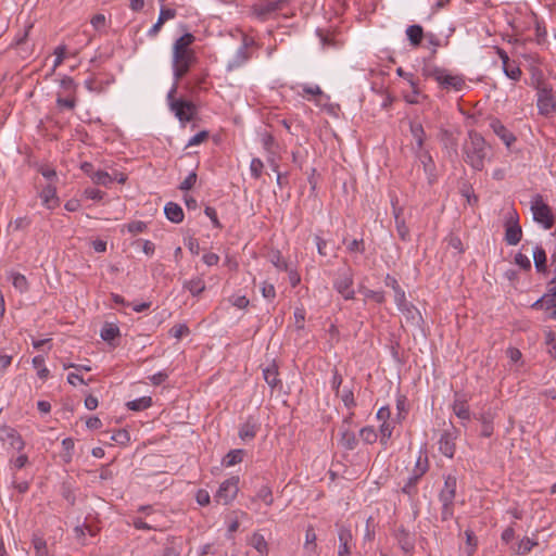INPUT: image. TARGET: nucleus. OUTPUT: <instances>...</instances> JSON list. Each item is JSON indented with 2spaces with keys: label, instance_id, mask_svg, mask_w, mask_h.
I'll return each instance as SVG.
<instances>
[{
  "label": "nucleus",
  "instance_id": "1",
  "mask_svg": "<svg viewBox=\"0 0 556 556\" xmlns=\"http://www.w3.org/2000/svg\"><path fill=\"white\" fill-rule=\"evenodd\" d=\"M195 41V37L191 33H186L173 46V70L176 81L182 79L195 63V52L191 46Z\"/></svg>",
  "mask_w": 556,
  "mask_h": 556
},
{
  "label": "nucleus",
  "instance_id": "2",
  "mask_svg": "<svg viewBox=\"0 0 556 556\" xmlns=\"http://www.w3.org/2000/svg\"><path fill=\"white\" fill-rule=\"evenodd\" d=\"M486 150L484 138L479 132L470 130L468 139L463 144L464 161L472 169L481 172L484 168Z\"/></svg>",
  "mask_w": 556,
  "mask_h": 556
},
{
  "label": "nucleus",
  "instance_id": "3",
  "mask_svg": "<svg viewBox=\"0 0 556 556\" xmlns=\"http://www.w3.org/2000/svg\"><path fill=\"white\" fill-rule=\"evenodd\" d=\"M530 210L534 222L542 225L544 229L549 230L555 225V216L552 207L544 202L541 194H535L531 200Z\"/></svg>",
  "mask_w": 556,
  "mask_h": 556
},
{
  "label": "nucleus",
  "instance_id": "4",
  "mask_svg": "<svg viewBox=\"0 0 556 556\" xmlns=\"http://www.w3.org/2000/svg\"><path fill=\"white\" fill-rule=\"evenodd\" d=\"M425 75L432 77L440 85V87L445 90L453 89L459 91L465 86V79L462 75H451L444 68H426Z\"/></svg>",
  "mask_w": 556,
  "mask_h": 556
},
{
  "label": "nucleus",
  "instance_id": "5",
  "mask_svg": "<svg viewBox=\"0 0 556 556\" xmlns=\"http://www.w3.org/2000/svg\"><path fill=\"white\" fill-rule=\"evenodd\" d=\"M538 90V108L542 115H548L552 112H556V98L553 94L552 88L539 79L535 85Z\"/></svg>",
  "mask_w": 556,
  "mask_h": 556
},
{
  "label": "nucleus",
  "instance_id": "6",
  "mask_svg": "<svg viewBox=\"0 0 556 556\" xmlns=\"http://www.w3.org/2000/svg\"><path fill=\"white\" fill-rule=\"evenodd\" d=\"M239 477L232 476L225 480L218 488L214 495V501L217 504L228 505L231 503L239 492Z\"/></svg>",
  "mask_w": 556,
  "mask_h": 556
},
{
  "label": "nucleus",
  "instance_id": "7",
  "mask_svg": "<svg viewBox=\"0 0 556 556\" xmlns=\"http://www.w3.org/2000/svg\"><path fill=\"white\" fill-rule=\"evenodd\" d=\"M522 238V229L519 225V217L514 210L505 222V241L509 245H517Z\"/></svg>",
  "mask_w": 556,
  "mask_h": 556
},
{
  "label": "nucleus",
  "instance_id": "8",
  "mask_svg": "<svg viewBox=\"0 0 556 556\" xmlns=\"http://www.w3.org/2000/svg\"><path fill=\"white\" fill-rule=\"evenodd\" d=\"M353 286V271L350 267L340 271L338 278L333 282L334 289L345 299L352 300L354 299V290Z\"/></svg>",
  "mask_w": 556,
  "mask_h": 556
},
{
  "label": "nucleus",
  "instance_id": "9",
  "mask_svg": "<svg viewBox=\"0 0 556 556\" xmlns=\"http://www.w3.org/2000/svg\"><path fill=\"white\" fill-rule=\"evenodd\" d=\"M172 111L184 124L192 121L198 113L195 104L185 99H179L178 102L172 103Z\"/></svg>",
  "mask_w": 556,
  "mask_h": 556
},
{
  "label": "nucleus",
  "instance_id": "10",
  "mask_svg": "<svg viewBox=\"0 0 556 556\" xmlns=\"http://www.w3.org/2000/svg\"><path fill=\"white\" fill-rule=\"evenodd\" d=\"M394 538L400 548L408 555L415 551V535L410 533L404 526H400L394 531Z\"/></svg>",
  "mask_w": 556,
  "mask_h": 556
},
{
  "label": "nucleus",
  "instance_id": "11",
  "mask_svg": "<svg viewBox=\"0 0 556 556\" xmlns=\"http://www.w3.org/2000/svg\"><path fill=\"white\" fill-rule=\"evenodd\" d=\"M554 307H556V282L551 283L549 280L546 292L532 304V308L549 311Z\"/></svg>",
  "mask_w": 556,
  "mask_h": 556
},
{
  "label": "nucleus",
  "instance_id": "12",
  "mask_svg": "<svg viewBox=\"0 0 556 556\" xmlns=\"http://www.w3.org/2000/svg\"><path fill=\"white\" fill-rule=\"evenodd\" d=\"M455 440L456 435H454V433H452L451 431L445 430L441 434L439 440V450L444 456L448 458L454 457L456 451Z\"/></svg>",
  "mask_w": 556,
  "mask_h": 556
},
{
  "label": "nucleus",
  "instance_id": "13",
  "mask_svg": "<svg viewBox=\"0 0 556 556\" xmlns=\"http://www.w3.org/2000/svg\"><path fill=\"white\" fill-rule=\"evenodd\" d=\"M457 479L455 476L448 475L445 478L444 486L439 493L440 502H454L456 496Z\"/></svg>",
  "mask_w": 556,
  "mask_h": 556
},
{
  "label": "nucleus",
  "instance_id": "14",
  "mask_svg": "<svg viewBox=\"0 0 556 556\" xmlns=\"http://www.w3.org/2000/svg\"><path fill=\"white\" fill-rule=\"evenodd\" d=\"M338 538L340 543L338 556H349L351 554L350 543L353 539L351 530L344 526H341L338 531Z\"/></svg>",
  "mask_w": 556,
  "mask_h": 556
},
{
  "label": "nucleus",
  "instance_id": "15",
  "mask_svg": "<svg viewBox=\"0 0 556 556\" xmlns=\"http://www.w3.org/2000/svg\"><path fill=\"white\" fill-rule=\"evenodd\" d=\"M0 431L2 433V439L8 440L10 445L17 450L22 451L25 446V442L23 441L20 433L12 427L3 426L0 428Z\"/></svg>",
  "mask_w": 556,
  "mask_h": 556
},
{
  "label": "nucleus",
  "instance_id": "16",
  "mask_svg": "<svg viewBox=\"0 0 556 556\" xmlns=\"http://www.w3.org/2000/svg\"><path fill=\"white\" fill-rule=\"evenodd\" d=\"M286 4V0L269 1L266 4L254 5L253 12L260 18H265L267 15L280 11Z\"/></svg>",
  "mask_w": 556,
  "mask_h": 556
},
{
  "label": "nucleus",
  "instance_id": "17",
  "mask_svg": "<svg viewBox=\"0 0 556 556\" xmlns=\"http://www.w3.org/2000/svg\"><path fill=\"white\" fill-rule=\"evenodd\" d=\"M490 126L494 134H496L508 148L516 141L515 135L508 130L500 119H492Z\"/></svg>",
  "mask_w": 556,
  "mask_h": 556
},
{
  "label": "nucleus",
  "instance_id": "18",
  "mask_svg": "<svg viewBox=\"0 0 556 556\" xmlns=\"http://www.w3.org/2000/svg\"><path fill=\"white\" fill-rule=\"evenodd\" d=\"M40 198L42 200V204L49 210H53L60 204V200L56 195V188L52 185H48L42 189Z\"/></svg>",
  "mask_w": 556,
  "mask_h": 556
},
{
  "label": "nucleus",
  "instance_id": "19",
  "mask_svg": "<svg viewBox=\"0 0 556 556\" xmlns=\"http://www.w3.org/2000/svg\"><path fill=\"white\" fill-rule=\"evenodd\" d=\"M402 213H403V210L401 207H396L393 204V214H394V222H395L397 235L401 238V240L408 241L409 240V229L405 224V219L402 216Z\"/></svg>",
  "mask_w": 556,
  "mask_h": 556
},
{
  "label": "nucleus",
  "instance_id": "20",
  "mask_svg": "<svg viewBox=\"0 0 556 556\" xmlns=\"http://www.w3.org/2000/svg\"><path fill=\"white\" fill-rule=\"evenodd\" d=\"M386 286L391 287L394 291V300L397 306L402 309L406 305L405 291L401 288L397 280L391 275H387L384 279Z\"/></svg>",
  "mask_w": 556,
  "mask_h": 556
},
{
  "label": "nucleus",
  "instance_id": "21",
  "mask_svg": "<svg viewBox=\"0 0 556 556\" xmlns=\"http://www.w3.org/2000/svg\"><path fill=\"white\" fill-rule=\"evenodd\" d=\"M534 267L540 274H548L547 256L545 250L541 245H536L533 251Z\"/></svg>",
  "mask_w": 556,
  "mask_h": 556
},
{
  "label": "nucleus",
  "instance_id": "22",
  "mask_svg": "<svg viewBox=\"0 0 556 556\" xmlns=\"http://www.w3.org/2000/svg\"><path fill=\"white\" fill-rule=\"evenodd\" d=\"M164 213L168 220L175 224H179L184 220L185 214L181 206L175 202L166 203Z\"/></svg>",
  "mask_w": 556,
  "mask_h": 556
},
{
  "label": "nucleus",
  "instance_id": "23",
  "mask_svg": "<svg viewBox=\"0 0 556 556\" xmlns=\"http://www.w3.org/2000/svg\"><path fill=\"white\" fill-rule=\"evenodd\" d=\"M263 376L265 381L271 389H276L281 386V381L278 378V367L275 363L263 369Z\"/></svg>",
  "mask_w": 556,
  "mask_h": 556
},
{
  "label": "nucleus",
  "instance_id": "24",
  "mask_svg": "<svg viewBox=\"0 0 556 556\" xmlns=\"http://www.w3.org/2000/svg\"><path fill=\"white\" fill-rule=\"evenodd\" d=\"M121 336L119 328L117 325L113 323H105L101 329L100 337L105 342L110 343L111 345L115 346L113 344V340L118 338Z\"/></svg>",
  "mask_w": 556,
  "mask_h": 556
},
{
  "label": "nucleus",
  "instance_id": "25",
  "mask_svg": "<svg viewBox=\"0 0 556 556\" xmlns=\"http://www.w3.org/2000/svg\"><path fill=\"white\" fill-rule=\"evenodd\" d=\"M409 130L414 139L417 143V151H421L424 149L426 132L422 125L418 122L412 121L409 123Z\"/></svg>",
  "mask_w": 556,
  "mask_h": 556
},
{
  "label": "nucleus",
  "instance_id": "26",
  "mask_svg": "<svg viewBox=\"0 0 556 556\" xmlns=\"http://www.w3.org/2000/svg\"><path fill=\"white\" fill-rule=\"evenodd\" d=\"M258 426L252 417H249L248 420L240 427L239 437L242 440H252L255 438Z\"/></svg>",
  "mask_w": 556,
  "mask_h": 556
},
{
  "label": "nucleus",
  "instance_id": "27",
  "mask_svg": "<svg viewBox=\"0 0 556 556\" xmlns=\"http://www.w3.org/2000/svg\"><path fill=\"white\" fill-rule=\"evenodd\" d=\"M182 288L188 290L193 296H197L205 290V282L202 278L197 277L191 280H186Z\"/></svg>",
  "mask_w": 556,
  "mask_h": 556
},
{
  "label": "nucleus",
  "instance_id": "28",
  "mask_svg": "<svg viewBox=\"0 0 556 556\" xmlns=\"http://www.w3.org/2000/svg\"><path fill=\"white\" fill-rule=\"evenodd\" d=\"M406 35L410 45L418 47L424 38V28L418 24L410 25L406 29Z\"/></svg>",
  "mask_w": 556,
  "mask_h": 556
},
{
  "label": "nucleus",
  "instance_id": "29",
  "mask_svg": "<svg viewBox=\"0 0 556 556\" xmlns=\"http://www.w3.org/2000/svg\"><path fill=\"white\" fill-rule=\"evenodd\" d=\"M340 443L344 448L352 451L357 446L358 440L353 431L344 429L341 432Z\"/></svg>",
  "mask_w": 556,
  "mask_h": 556
},
{
  "label": "nucleus",
  "instance_id": "30",
  "mask_svg": "<svg viewBox=\"0 0 556 556\" xmlns=\"http://www.w3.org/2000/svg\"><path fill=\"white\" fill-rule=\"evenodd\" d=\"M77 104V97L76 96H65L63 93L58 92L56 97V105L60 109H66L70 111H73L76 108Z\"/></svg>",
  "mask_w": 556,
  "mask_h": 556
},
{
  "label": "nucleus",
  "instance_id": "31",
  "mask_svg": "<svg viewBox=\"0 0 556 556\" xmlns=\"http://www.w3.org/2000/svg\"><path fill=\"white\" fill-rule=\"evenodd\" d=\"M479 420L482 424L481 435L490 438L493 434V416L490 413L481 414Z\"/></svg>",
  "mask_w": 556,
  "mask_h": 556
},
{
  "label": "nucleus",
  "instance_id": "32",
  "mask_svg": "<svg viewBox=\"0 0 556 556\" xmlns=\"http://www.w3.org/2000/svg\"><path fill=\"white\" fill-rule=\"evenodd\" d=\"M421 477L417 476L413 472V475L407 479L406 483L402 488V492L409 497H414L418 490L417 484Z\"/></svg>",
  "mask_w": 556,
  "mask_h": 556
},
{
  "label": "nucleus",
  "instance_id": "33",
  "mask_svg": "<svg viewBox=\"0 0 556 556\" xmlns=\"http://www.w3.org/2000/svg\"><path fill=\"white\" fill-rule=\"evenodd\" d=\"M250 544L261 554V555H267L268 553V544L265 540V538L255 532L250 541Z\"/></svg>",
  "mask_w": 556,
  "mask_h": 556
},
{
  "label": "nucleus",
  "instance_id": "34",
  "mask_svg": "<svg viewBox=\"0 0 556 556\" xmlns=\"http://www.w3.org/2000/svg\"><path fill=\"white\" fill-rule=\"evenodd\" d=\"M262 501L267 506H271L274 503V496L270 486L262 485L260 490L256 492V495L252 498V501Z\"/></svg>",
  "mask_w": 556,
  "mask_h": 556
},
{
  "label": "nucleus",
  "instance_id": "35",
  "mask_svg": "<svg viewBox=\"0 0 556 556\" xmlns=\"http://www.w3.org/2000/svg\"><path fill=\"white\" fill-rule=\"evenodd\" d=\"M244 455L243 450H231L226 454L223 464L227 467L235 466L242 462Z\"/></svg>",
  "mask_w": 556,
  "mask_h": 556
},
{
  "label": "nucleus",
  "instance_id": "36",
  "mask_svg": "<svg viewBox=\"0 0 556 556\" xmlns=\"http://www.w3.org/2000/svg\"><path fill=\"white\" fill-rule=\"evenodd\" d=\"M152 405V399L150 396H143L126 404L128 409L139 412L149 408Z\"/></svg>",
  "mask_w": 556,
  "mask_h": 556
},
{
  "label": "nucleus",
  "instance_id": "37",
  "mask_svg": "<svg viewBox=\"0 0 556 556\" xmlns=\"http://www.w3.org/2000/svg\"><path fill=\"white\" fill-rule=\"evenodd\" d=\"M60 87L63 90L61 93L67 96H76L77 84L70 76H64L60 81Z\"/></svg>",
  "mask_w": 556,
  "mask_h": 556
},
{
  "label": "nucleus",
  "instance_id": "38",
  "mask_svg": "<svg viewBox=\"0 0 556 556\" xmlns=\"http://www.w3.org/2000/svg\"><path fill=\"white\" fill-rule=\"evenodd\" d=\"M453 410L455 415L460 419L468 420L470 418L469 406L465 401H455Z\"/></svg>",
  "mask_w": 556,
  "mask_h": 556
},
{
  "label": "nucleus",
  "instance_id": "39",
  "mask_svg": "<svg viewBox=\"0 0 556 556\" xmlns=\"http://www.w3.org/2000/svg\"><path fill=\"white\" fill-rule=\"evenodd\" d=\"M33 366L37 369V375L40 379H47L49 377V369L45 367V358L42 355H37L31 361Z\"/></svg>",
  "mask_w": 556,
  "mask_h": 556
},
{
  "label": "nucleus",
  "instance_id": "40",
  "mask_svg": "<svg viewBox=\"0 0 556 556\" xmlns=\"http://www.w3.org/2000/svg\"><path fill=\"white\" fill-rule=\"evenodd\" d=\"M31 543L37 556H46L48 554L47 542L42 536L34 534Z\"/></svg>",
  "mask_w": 556,
  "mask_h": 556
},
{
  "label": "nucleus",
  "instance_id": "41",
  "mask_svg": "<svg viewBox=\"0 0 556 556\" xmlns=\"http://www.w3.org/2000/svg\"><path fill=\"white\" fill-rule=\"evenodd\" d=\"M538 545V542L531 540L530 538H523L519 543L515 552L518 555H526L531 552V549Z\"/></svg>",
  "mask_w": 556,
  "mask_h": 556
},
{
  "label": "nucleus",
  "instance_id": "42",
  "mask_svg": "<svg viewBox=\"0 0 556 556\" xmlns=\"http://www.w3.org/2000/svg\"><path fill=\"white\" fill-rule=\"evenodd\" d=\"M359 437L367 444H372L377 441L378 434L374 427L367 426L361 429Z\"/></svg>",
  "mask_w": 556,
  "mask_h": 556
},
{
  "label": "nucleus",
  "instance_id": "43",
  "mask_svg": "<svg viewBox=\"0 0 556 556\" xmlns=\"http://www.w3.org/2000/svg\"><path fill=\"white\" fill-rule=\"evenodd\" d=\"M503 70L506 76L513 80H518L521 76V70L519 66L510 61L503 65Z\"/></svg>",
  "mask_w": 556,
  "mask_h": 556
},
{
  "label": "nucleus",
  "instance_id": "44",
  "mask_svg": "<svg viewBox=\"0 0 556 556\" xmlns=\"http://www.w3.org/2000/svg\"><path fill=\"white\" fill-rule=\"evenodd\" d=\"M429 469V460L427 454L422 457L421 455L418 457L415 464L414 473L419 477H422Z\"/></svg>",
  "mask_w": 556,
  "mask_h": 556
},
{
  "label": "nucleus",
  "instance_id": "45",
  "mask_svg": "<svg viewBox=\"0 0 556 556\" xmlns=\"http://www.w3.org/2000/svg\"><path fill=\"white\" fill-rule=\"evenodd\" d=\"M91 179L96 185H101V186H105V187H108L113 181L112 177L104 170H97L91 176Z\"/></svg>",
  "mask_w": 556,
  "mask_h": 556
},
{
  "label": "nucleus",
  "instance_id": "46",
  "mask_svg": "<svg viewBox=\"0 0 556 556\" xmlns=\"http://www.w3.org/2000/svg\"><path fill=\"white\" fill-rule=\"evenodd\" d=\"M270 262L277 267L279 270H288V263L281 255L279 251H274L270 253Z\"/></svg>",
  "mask_w": 556,
  "mask_h": 556
},
{
  "label": "nucleus",
  "instance_id": "47",
  "mask_svg": "<svg viewBox=\"0 0 556 556\" xmlns=\"http://www.w3.org/2000/svg\"><path fill=\"white\" fill-rule=\"evenodd\" d=\"M316 540L314 527L308 526L305 532V547L315 551L317 547Z\"/></svg>",
  "mask_w": 556,
  "mask_h": 556
},
{
  "label": "nucleus",
  "instance_id": "48",
  "mask_svg": "<svg viewBox=\"0 0 556 556\" xmlns=\"http://www.w3.org/2000/svg\"><path fill=\"white\" fill-rule=\"evenodd\" d=\"M418 156L421 159L425 172H432L434 169V162L429 151H417Z\"/></svg>",
  "mask_w": 556,
  "mask_h": 556
},
{
  "label": "nucleus",
  "instance_id": "49",
  "mask_svg": "<svg viewBox=\"0 0 556 556\" xmlns=\"http://www.w3.org/2000/svg\"><path fill=\"white\" fill-rule=\"evenodd\" d=\"M12 283L20 291H26L28 289V282L24 275L15 273L12 275Z\"/></svg>",
  "mask_w": 556,
  "mask_h": 556
},
{
  "label": "nucleus",
  "instance_id": "50",
  "mask_svg": "<svg viewBox=\"0 0 556 556\" xmlns=\"http://www.w3.org/2000/svg\"><path fill=\"white\" fill-rule=\"evenodd\" d=\"M263 169H264L263 162L258 157L252 159L251 164H250V170H251V175L255 179L261 178V176L263 174Z\"/></svg>",
  "mask_w": 556,
  "mask_h": 556
},
{
  "label": "nucleus",
  "instance_id": "51",
  "mask_svg": "<svg viewBox=\"0 0 556 556\" xmlns=\"http://www.w3.org/2000/svg\"><path fill=\"white\" fill-rule=\"evenodd\" d=\"M111 440L121 444L126 445L130 441L129 432L125 429H118L114 432V434L111 437Z\"/></svg>",
  "mask_w": 556,
  "mask_h": 556
},
{
  "label": "nucleus",
  "instance_id": "52",
  "mask_svg": "<svg viewBox=\"0 0 556 556\" xmlns=\"http://www.w3.org/2000/svg\"><path fill=\"white\" fill-rule=\"evenodd\" d=\"M393 427L389 422H382L380 426V443L387 446L389 439L392 435Z\"/></svg>",
  "mask_w": 556,
  "mask_h": 556
},
{
  "label": "nucleus",
  "instance_id": "53",
  "mask_svg": "<svg viewBox=\"0 0 556 556\" xmlns=\"http://www.w3.org/2000/svg\"><path fill=\"white\" fill-rule=\"evenodd\" d=\"M74 440L72 438H66L62 441L63 450L65 454L63 455V459L65 463H70L72 460V452L74 450Z\"/></svg>",
  "mask_w": 556,
  "mask_h": 556
},
{
  "label": "nucleus",
  "instance_id": "54",
  "mask_svg": "<svg viewBox=\"0 0 556 556\" xmlns=\"http://www.w3.org/2000/svg\"><path fill=\"white\" fill-rule=\"evenodd\" d=\"M465 535H466V545L468 548V555H472L473 552L476 551L477 543H478L477 536L475 535L473 531L469 530V529L465 531Z\"/></svg>",
  "mask_w": 556,
  "mask_h": 556
},
{
  "label": "nucleus",
  "instance_id": "55",
  "mask_svg": "<svg viewBox=\"0 0 556 556\" xmlns=\"http://www.w3.org/2000/svg\"><path fill=\"white\" fill-rule=\"evenodd\" d=\"M190 332L189 328L185 324H177L173 326L169 330V333L176 338L181 339L184 336H187Z\"/></svg>",
  "mask_w": 556,
  "mask_h": 556
},
{
  "label": "nucleus",
  "instance_id": "56",
  "mask_svg": "<svg viewBox=\"0 0 556 556\" xmlns=\"http://www.w3.org/2000/svg\"><path fill=\"white\" fill-rule=\"evenodd\" d=\"M197 173L195 172H191L186 178L185 180L179 185V189L181 191H188L190 189L193 188V186L195 185L197 182Z\"/></svg>",
  "mask_w": 556,
  "mask_h": 556
},
{
  "label": "nucleus",
  "instance_id": "57",
  "mask_svg": "<svg viewBox=\"0 0 556 556\" xmlns=\"http://www.w3.org/2000/svg\"><path fill=\"white\" fill-rule=\"evenodd\" d=\"M442 511L441 518L443 521L451 519L454 515V502H441Z\"/></svg>",
  "mask_w": 556,
  "mask_h": 556
},
{
  "label": "nucleus",
  "instance_id": "58",
  "mask_svg": "<svg viewBox=\"0 0 556 556\" xmlns=\"http://www.w3.org/2000/svg\"><path fill=\"white\" fill-rule=\"evenodd\" d=\"M515 263L523 270L528 271L531 269V262L526 254L517 253L515 255Z\"/></svg>",
  "mask_w": 556,
  "mask_h": 556
},
{
  "label": "nucleus",
  "instance_id": "59",
  "mask_svg": "<svg viewBox=\"0 0 556 556\" xmlns=\"http://www.w3.org/2000/svg\"><path fill=\"white\" fill-rule=\"evenodd\" d=\"M126 227L130 233L137 235L143 232L147 229V224L141 220H136L127 224Z\"/></svg>",
  "mask_w": 556,
  "mask_h": 556
},
{
  "label": "nucleus",
  "instance_id": "60",
  "mask_svg": "<svg viewBox=\"0 0 556 556\" xmlns=\"http://www.w3.org/2000/svg\"><path fill=\"white\" fill-rule=\"evenodd\" d=\"M346 249L349 252L351 253H354V252H358V253H364L365 252V243H364V240L363 239H354L352 240L348 245H346Z\"/></svg>",
  "mask_w": 556,
  "mask_h": 556
},
{
  "label": "nucleus",
  "instance_id": "61",
  "mask_svg": "<svg viewBox=\"0 0 556 556\" xmlns=\"http://www.w3.org/2000/svg\"><path fill=\"white\" fill-rule=\"evenodd\" d=\"M341 400L348 408L356 406V402L352 390L344 389L341 394Z\"/></svg>",
  "mask_w": 556,
  "mask_h": 556
},
{
  "label": "nucleus",
  "instance_id": "62",
  "mask_svg": "<svg viewBox=\"0 0 556 556\" xmlns=\"http://www.w3.org/2000/svg\"><path fill=\"white\" fill-rule=\"evenodd\" d=\"M364 294L366 299H371L375 302L381 304L384 302V293L382 291H374L369 289L364 290Z\"/></svg>",
  "mask_w": 556,
  "mask_h": 556
},
{
  "label": "nucleus",
  "instance_id": "63",
  "mask_svg": "<svg viewBox=\"0 0 556 556\" xmlns=\"http://www.w3.org/2000/svg\"><path fill=\"white\" fill-rule=\"evenodd\" d=\"M204 213L211 219V222L215 228H219V229L223 228V226L217 217L216 210L214 207L206 206L204 210Z\"/></svg>",
  "mask_w": 556,
  "mask_h": 556
},
{
  "label": "nucleus",
  "instance_id": "64",
  "mask_svg": "<svg viewBox=\"0 0 556 556\" xmlns=\"http://www.w3.org/2000/svg\"><path fill=\"white\" fill-rule=\"evenodd\" d=\"M180 548L176 544V540L170 541L164 548L163 556H179Z\"/></svg>",
  "mask_w": 556,
  "mask_h": 556
}]
</instances>
